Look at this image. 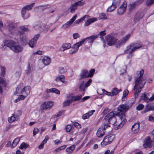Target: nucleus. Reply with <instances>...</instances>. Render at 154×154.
Listing matches in <instances>:
<instances>
[{"label": "nucleus", "instance_id": "obj_40", "mask_svg": "<svg viewBox=\"0 0 154 154\" xmlns=\"http://www.w3.org/2000/svg\"><path fill=\"white\" fill-rule=\"evenodd\" d=\"M136 3L135 2L130 4L128 6V9L130 11H131L136 7Z\"/></svg>", "mask_w": 154, "mask_h": 154}, {"label": "nucleus", "instance_id": "obj_28", "mask_svg": "<svg viewBox=\"0 0 154 154\" xmlns=\"http://www.w3.org/2000/svg\"><path fill=\"white\" fill-rule=\"evenodd\" d=\"M115 114L114 112H110L104 118V119L106 120H108L111 119L113 117H115Z\"/></svg>", "mask_w": 154, "mask_h": 154}, {"label": "nucleus", "instance_id": "obj_6", "mask_svg": "<svg viewBox=\"0 0 154 154\" xmlns=\"http://www.w3.org/2000/svg\"><path fill=\"white\" fill-rule=\"evenodd\" d=\"M115 138V136L113 134H111L105 137L101 144L103 146H106L111 143L113 140Z\"/></svg>", "mask_w": 154, "mask_h": 154}, {"label": "nucleus", "instance_id": "obj_18", "mask_svg": "<svg viewBox=\"0 0 154 154\" xmlns=\"http://www.w3.org/2000/svg\"><path fill=\"white\" fill-rule=\"evenodd\" d=\"M141 99L143 100L144 101L146 102H148L149 101H152L154 100V95L152 96L150 98H148L147 97L145 93L143 94L141 97Z\"/></svg>", "mask_w": 154, "mask_h": 154}, {"label": "nucleus", "instance_id": "obj_37", "mask_svg": "<svg viewBox=\"0 0 154 154\" xmlns=\"http://www.w3.org/2000/svg\"><path fill=\"white\" fill-rule=\"evenodd\" d=\"M110 127V125L108 122H106V123H105L104 125H102L100 128H103V130L105 132L106 130L108 128H109Z\"/></svg>", "mask_w": 154, "mask_h": 154}, {"label": "nucleus", "instance_id": "obj_47", "mask_svg": "<svg viewBox=\"0 0 154 154\" xmlns=\"http://www.w3.org/2000/svg\"><path fill=\"white\" fill-rule=\"evenodd\" d=\"M102 90L103 91V93L104 94L111 96H113V94H112V92H108L104 89H102Z\"/></svg>", "mask_w": 154, "mask_h": 154}, {"label": "nucleus", "instance_id": "obj_27", "mask_svg": "<svg viewBox=\"0 0 154 154\" xmlns=\"http://www.w3.org/2000/svg\"><path fill=\"white\" fill-rule=\"evenodd\" d=\"M45 92L47 93L53 92L58 94H60V91L57 89L54 88L50 89H47L45 90Z\"/></svg>", "mask_w": 154, "mask_h": 154}, {"label": "nucleus", "instance_id": "obj_48", "mask_svg": "<svg viewBox=\"0 0 154 154\" xmlns=\"http://www.w3.org/2000/svg\"><path fill=\"white\" fill-rule=\"evenodd\" d=\"M73 127V125H68L66 127V131L67 132H70L72 128Z\"/></svg>", "mask_w": 154, "mask_h": 154}, {"label": "nucleus", "instance_id": "obj_22", "mask_svg": "<svg viewBox=\"0 0 154 154\" xmlns=\"http://www.w3.org/2000/svg\"><path fill=\"white\" fill-rule=\"evenodd\" d=\"M43 63L45 65H48L51 62V59L48 56H44L42 60Z\"/></svg>", "mask_w": 154, "mask_h": 154}, {"label": "nucleus", "instance_id": "obj_38", "mask_svg": "<svg viewBox=\"0 0 154 154\" xmlns=\"http://www.w3.org/2000/svg\"><path fill=\"white\" fill-rule=\"evenodd\" d=\"M82 95H77L73 97H72V100L73 101L79 100H80L82 98Z\"/></svg>", "mask_w": 154, "mask_h": 154}, {"label": "nucleus", "instance_id": "obj_50", "mask_svg": "<svg viewBox=\"0 0 154 154\" xmlns=\"http://www.w3.org/2000/svg\"><path fill=\"white\" fill-rule=\"evenodd\" d=\"M116 7H117L112 4V5L107 9V11L109 12H111L114 10Z\"/></svg>", "mask_w": 154, "mask_h": 154}, {"label": "nucleus", "instance_id": "obj_7", "mask_svg": "<svg viewBox=\"0 0 154 154\" xmlns=\"http://www.w3.org/2000/svg\"><path fill=\"white\" fill-rule=\"evenodd\" d=\"M143 46L142 44L140 42H139L132 43L130 45L128 46L127 47L131 50V51H132L134 52L137 49L142 47Z\"/></svg>", "mask_w": 154, "mask_h": 154}, {"label": "nucleus", "instance_id": "obj_34", "mask_svg": "<svg viewBox=\"0 0 154 154\" xmlns=\"http://www.w3.org/2000/svg\"><path fill=\"white\" fill-rule=\"evenodd\" d=\"M75 145H73L67 148L66 149V151L69 154L72 152L73 150L75 148Z\"/></svg>", "mask_w": 154, "mask_h": 154}, {"label": "nucleus", "instance_id": "obj_45", "mask_svg": "<svg viewBox=\"0 0 154 154\" xmlns=\"http://www.w3.org/2000/svg\"><path fill=\"white\" fill-rule=\"evenodd\" d=\"M121 0H113L112 4L116 7L118 6L120 3Z\"/></svg>", "mask_w": 154, "mask_h": 154}, {"label": "nucleus", "instance_id": "obj_12", "mask_svg": "<svg viewBox=\"0 0 154 154\" xmlns=\"http://www.w3.org/2000/svg\"><path fill=\"white\" fill-rule=\"evenodd\" d=\"M53 106V102L49 101L44 102L42 105V108L43 110L50 109Z\"/></svg>", "mask_w": 154, "mask_h": 154}, {"label": "nucleus", "instance_id": "obj_52", "mask_svg": "<svg viewBox=\"0 0 154 154\" xmlns=\"http://www.w3.org/2000/svg\"><path fill=\"white\" fill-rule=\"evenodd\" d=\"M146 4L147 6H149L154 4V0H147Z\"/></svg>", "mask_w": 154, "mask_h": 154}, {"label": "nucleus", "instance_id": "obj_36", "mask_svg": "<svg viewBox=\"0 0 154 154\" xmlns=\"http://www.w3.org/2000/svg\"><path fill=\"white\" fill-rule=\"evenodd\" d=\"M77 8V6L75 4V3L72 4L69 8V10H70V12L72 13H73L75 12V10Z\"/></svg>", "mask_w": 154, "mask_h": 154}, {"label": "nucleus", "instance_id": "obj_11", "mask_svg": "<svg viewBox=\"0 0 154 154\" xmlns=\"http://www.w3.org/2000/svg\"><path fill=\"white\" fill-rule=\"evenodd\" d=\"M144 12L140 11L138 12L134 16V21L135 22H137L143 18L144 16Z\"/></svg>", "mask_w": 154, "mask_h": 154}, {"label": "nucleus", "instance_id": "obj_10", "mask_svg": "<svg viewBox=\"0 0 154 154\" xmlns=\"http://www.w3.org/2000/svg\"><path fill=\"white\" fill-rule=\"evenodd\" d=\"M152 146V141L149 137H146L144 141L143 146L144 148H149Z\"/></svg>", "mask_w": 154, "mask_h": 154}, {"label": "nucleus", "instance_id": "obj_32", "mask_svg": "<svg viewBox=\"0 0 154 154\" xmlns=\"http://www.w3.org/2000/svg\"><path fill=\"white\" fill-rule=\"evenodd\" d=\"M71 48V45L70 43H67L63 44L62 46L61 50L63 51Z\"/></svg>", "mask_w": 154, "mask_h": 154}, {"label": "nucleus", "instance_id": "obj_9", "mask_svg": "<svg viewBox=\"0 0 154 154\" xmlns=\"http://www.w3.org/2000/svg\"><path fill=\"white\" fill-rule=\"evenodd\" d=\"M84 41V40H83L82 41L74 44L70 50L71 53L72 54L76 52L78 50L79 47L81 46L83 44Z\"/></svg>", "mask_w": 154, "mask_h": 154}, {"label": "nucleus", "instance_id": "obj_54", "mask_svg": "<svg viewBox=\"0 0 154 154\" xmlns=\"http://www.w3.org/2000/svg\"><path fill=\"white\" fill-rule=\"evenodd\" d=\"M100 19L103 20H106L107 19L106 15L104 13H102L99 15Z\"/></svg>", "mask_w": 154, "mask_h": 154}, {"label": "nucleus", "instance_id": "obj_41", "mask_svg": "<svg viewBox=\"0 0 154 154\" xmlns=\"http://www.w3.org/2000/svg\"><path fill=\"white\" fill-rule=\"evenodd\" d=\"M35 3H32L31 4L26 6L23 8H25V9L28 11L32 9V8L34 6Z\"/></svg>", "mask_w": 154, "mask_h": 154}, {"label": "nucleus", "instance_id": "obj_13", "mask_svg": "<svg viewBox=\"0 0 154 154\" xmlns=\"http://www.w3.org/2000/svg\"><path fill=\"white\" fill-rule=\"evenodd\" d=\"M39 37V35H35L28 43L29 46L31 48L34 47L36 45V42Z\"/></svg>", "mask_w": 154, "mask_h": 154}, {"label": "nucleus", "instance_id": "obj_14", "mask_svg": "<svg viewBox=\"0 0 154 154\" xmlns=\"http://www.w3.org/2000/svg\"><path fill=\"white\" fill-rule=\"evenodd\" d=\"M126 7V3L124 2L122 5L118 9V13L119 15L123 14L125 11Z\"/></svg>", "mask_w": 154, "mask_h": 154}, {"label": "nucleus", "instance_id": "obj_23", "mask_svg": "<svg viewBox=\"0 0 154 154\" xmlns=\"http://www.w3.org/2000/svg\"><path fill=\"white\" fill-rule=\"evenodd\" d=\"M55 80L56 82H61L64 83L65 81V77L63 75H59L56 77Z\"/></svg>", "mask_w": 154, "mask_h": 154}, {"label": "nucleus", "instance_id": "obj_3", "mask_svg": "<svg viewBox=\"0 0 154 154\" xmlns=\"http://www.w3.org/2000/svg\"><path fill=\"white\" fill-rule=\"evenodd\" d=\"M133 104V103H127L124 104L119 105L117 108L118 112L117 115L119 117L122 121V123L123 124L127 121L125 118V113L132 107Z\"/></svg>", "mask_w": 154, "mask_h": 154}, {"label": "nucleus", "instance_id": "obj_16", "mask_svg": "<svg viewBox=\"0 0 154 154\" xmlns=\"http://www.w3.org/2000/svg\"><path fill=\"white\" fill-rule=\"evenodd\" d=\"M88 70L86 69L82 70L79 75V80H80L86 78H88Z\"/></svg>", "mask_w": 154, "mask_h": 154}, {"label": "nucleus", "instance_id": "obj_30", "mask_svg": "<svg viewBox=\"0 0 154 154\" xmlns=\"http://www.w3.org/2000/svg\"><path fill=\"white\" fill-rule=\"evenodd\" d=\"M97 20L96 18L95 17L89 19L85 22V25L86 26H88L91 23L96 21Z\"/></svg>", "mask_w": 154, "mask_h": 154}, {"label": "nucleus", "instance_id": "obj_1", "mask_svg": "<svg viewBox=\"0 0 154 154\" xmlns=\"http://www.w3.org/2000/svg\"><path fill=\"white\" fill-rule=\"evenodd\" d=\"M144 70H141L137 73V75L135 77L134 81L135 85L134 86V90H135L134 97L135 99L137 98L138 95L143 87L146 83L145 80L143 78Z\"/></svg>", "mask_w": 154, "mask_h": 154}, {"label": "nucleus", "instance_id": "obj_63", "mask_svg": "<svg viewBox=\"0 0 154 154\" xmlns=\"http://www.w3.org/2000/svg\"><path fill=\"white\" fill-rule=\"evenodd\" d=\"M73 37L74 39H76L80 37V35L78 33H75L73 34Z\"/></svg>", "mask_w": 154, "mask_h": 154}, {"label": "nucleus", "instance_id": "obj_26", "mask_svg": "<svg viewBox=\"0 0 154 154\" xmlns=\"http://www.w3.org/2000/svg\"><path fill=\"white\" fill-rule=\"evenodd\" d=\"M20 40L23 45H26L28 43V39L26 37L22 35H20Z\"/></svg>", "mask_w": 154, "mask_h": 154}, {"label": "nucleus", "instance_id": "obj_51", "mask_svg": "<svg viewBox=\"0 0 154 154\" xmlns=\"http://www.w3.org/2000/svg\"><path fill=\"white\" fill-rule=\"evenodd\" d=\"M95 70L94 69H91L89 72H88V77H91L93 75L94 72H95Z\"/></svg>", "mask_w": 154, "mask_h": 154}, {"label": "nucleus", "instance_id": "obj_60", "mask_svg": "<svg viewBox=\"0 0 154 154\" xmlns=\"http://www.w3.org/2000/svg\"><path fill=\"white\" fill-rule=\"evenodd\" d=\"M39 131L38 129L36 128H34L33 131V136H35L36 134Z\"/></svg>", "mask_w": 154, "mask_h": 154}, {"label": "nucleus", "instance_id": "obj_58", "mask_svg": "<svg viewBox=\"0 0 154 154\" xmlns=\"http://www.w3.org/2000/svg\"><path fill=\"white\" fill-rule=\"evenodd\" d=\"M73 125L76 128L78 129L81 128V126L80 124H79L78 123L76 122H74L73 123Z\"/></svg>", "mask_w": 154, "mask_h": 154}, {"label": "nucleus", "instance_id": "obj_15", "mask_svg": "<svg viewBox=\"0 0 154 154\" xmlns=\"http://www.w3.org/2000/svg\"><path fill=\"white\" fill-rule=\"evenodd\" d=\"M77 17V15H75L72 17L70 20L69 21H68L66 23L63 24L62 26V27L64 29H66L68 28L70 25L72 24L73 22L76 18Z\"/></svg>", "mask_w": 154, "mask_h": 154}, {"label": "nucleus", "instance_id": "obj_31", "mask_svg": "<svg viewBox=\"0 0 154 154\" xmlns=\"http://www.w3.org/2000/svg\"><path fill=\"white\" fill-rule=\"evenodd\" d=\"M26 10L25 9V8H23L21 11L22 16L24 19H26L29 17L30 14H29L27 13L26 14V16H25L26 14Z\"/></svg>", "mask_w": 154, "mask_h": 154}, {"label": "nucleus", "instance_id": "obj_61", "mask_svg": "<svg viewBox=\"0 0 154 154\" xmlns=\"http://www.w3.org/2000/svg\"><path fill=\"white\" fill-rule=\"evenodd\" d=\"M92 81V80L91 79H89L86 82L85 85V87H88L90 85Z\"/></svg>", "mask_w": 154, "mask_h": 154}, {"label": "nucleus", "instance_id": "obj_44", "mask_svg": "<svg viewBox=\"0 0 154 154\" xmlns=\"http://www.w3.org/2000/svg\"><path fill=\"white\" fill-rule=\"evenodd\" d=\"M85 85H84V83L83 82H82L79 87L80 91L84 92L85 89Z\"/></svg>", "mask_w": 154, "mask_h": 154}, {"label": "nucleus", "instance_id": "obj_17", "mask_svg": "<svg viewBox=\"0 0 154 154\" xmlns=\"http://www.w3.org/2000/svg\"><path fill=\"white\" fill-rule=\"evenodd\" d=\"M98 35H91L88 37L86 38H84V42L86 41V42H88V43H92L94 41L97 37Z\"/></svg>", "mask_w": 154, "mask_h": 154}, {"label": "nucleus", "instance_id": "obj_5", "mask_svg": "<svg viewBox=\"0 0 154 154\" xmlns=\"http://www.w3.org/2000/svg\"><path fill=\"white\" fill-rule=\"evenodd\" d=\"M20 84L19 85L17 88L16 91L14 93L16 95L17 94L21 93L25 96H27L30 92V87L29 86H26L24 88L21 90L20 87Z\"/></svg>", "mask_w": 154, "mask_h": 154}, {"label": "nucleus", "instance_id": "obj_39", "mask_svg": "<svg viewBox=\"0 0 154 154\" xmlns=\"http://www.w3.org/2000/svg\"><path fill=\"white\" fill-rule=\"evenodd\" d=\"M72 100V99L64 101L63 103V106L64 107L66 106L69 105L71 103Z\"/></svg>", "mask_w": 154, "mask_h": 154}, {"label": "nucleus", "instance_id": "obj_21", "mask_svg": "<svg viewBox=\"0 0 154 154\" xmlns=\"http://www.w3.org/2000/svg\"><path fill=\"white\" fill-rule=\"evenodd\" d=\"M95 111V110H94L89 111L88 112L86 113L82 116V119L84 120L88 119L90 116L93 114Z\"/></svg>", "mask_w": 154, "mask_h": 154}, {"label": "nucleus", "instance_id": "obj_20", "mask_svg": "<svg viewBox=\"0 0 154 154\" xmlns=\"http://www.w3.org/2000/svg\"><path fill=\"white\" fill-rule=\"evenodd\" d=\"M140 123H135L132 127V131L134 133H137L139 130Z\"/></svg>", "mask_w": 154, "mask_h": 154}, {"label": "nucleus", "instance_id": "obj_56", "mask_svg": "<svg viewBox=\"0 0 154 154\" xmlns=\"http://www.w3.org/2000/svg\"><path fill=\"white\" fill-rule=\"evenodd\" d=\"M32 71V70L31 69V68L30 66V64H29L27 68V69L26 71V74H28L31 72Z\"/></svg>", "mask_w": 154, "mask_h": 154}, {"label": "nucleus", "instance_id": "obj_62", "mask_svg": "<svg viewBox=\"0 0 154 154\" xmlns=\"http://www.w3.org/2000/svg\"><path fill=\"white\" fill-rule=\"evenodd\" d=\"M48 8L46 6H41L38 7V9L41 10L42 11H44Z\"/></svg>", "mask_w": 154, "mask_h": 154}, {"label": "nucleus", "instance_id": "obj_24", "mask_svg": "<svg viewBox=\"0 0 154 154\" xmlns=\"http://www.w3.org/2000/svg\"><path fill=\"white\" fill-rule=\"evenodd\" d=\"M19 32L20 35H22L25 32L28 31L29 29L24 26H21L19 28Z\"/></svg>", "mask_w": 154, "mask_h": 154}, {"label": "nucleus", "instance_id": "obj_33", "mask_svg": "<svg viewBox=\"0 0 154 154\" xmlns=\"http://www.w3.org/2000/svg\"><path fill=\"white\" fill-rule=\"evenodd\" d=\"M7 28L11 32L12 30H13L15 28V26L13 23H8Z\"/></svg>", "mask_w": 154, "mask_h": 154}, {"label": "nucleus", "instance_id": "obj_53", "mask_svg": "<svg viewBox=\"0 0 154 154\" xmlns=\"http://www.w3.org/2000/svg\"><path fill=\"white\" fill-rule=\"evenodd\" d=\"M34 27L36 30L40 29V30H42L41 29V26L39 23L35 24L34 25Z\"/></svg>", "mask_w": 154, "mask_h": 154}, {"label": "nucleus", "instance_id": "obj_59", "mask_svg": "<svg viewBox=\"0 0 154 154\" xmlns=\"http://www.w3.org/2000/svg\"><path fill=\"white\" fill-rule=\"evenodd\" d=\"M27 147L26 144L24 143H23L21 144L19 147L20 149H22L23 148H26Z\"/></svg>", "mask_w": 154, "mask_h": 154}, {"label": "nucleus", "instance_id": "obj_64", "mask_svg": "<svg viewBox=\"0 0 154 154\" xmlns=\"http://www.w3.org/2000/svg\"><path fill=\"white\" fill-rule=\"evenodd\" d=\"M110 110L108 108H105L104 110L103 113L104 114H106L109 112Z\"/></svg>", "mask_w": 154, "mask_h": 154}, {"label": "nucleus", "instance_id": "obj_35", "mask_svg": "<svg viewBox=\"0 0 154 154\" xmlns=\"http://www.w3.org/2000/svg\"><path fill=\"white\" fill-rule=\"evenodd\" d=\"M49 28L50 27L48 25H45L44 24H42L41 26V29H42V30L45 32H47V31L48 30Z\"/></svg>", "mask_w": 154, "mask_h": 154}, {"label": "nucleus", "instance_id": "obj_8", "mask_svg": "<svg viewBox=\"0 0 154 154\" xmlns=\"http://www.w3.org/2000/svg\"><path fill=\"white\" fill-rule=\"evenodd\" d=\"M108 122L110 124L113 125L114 126H117V129H119L120 128L122 127L123 125L124 124L123 123H122V121L120 123H118L117 122V120L116 117H113L112 119H110L108 120Z\"/></svg>", "mask_w": 154, "mask_h": 154}, {"label": "nucleus", "instance_id": "obj_2", "mask_svg": "<svg viewBox=\"0 0 154 154\" xmlns=\"http://www.w3.org/2000/svg\"><path fill=\"white\" fill-rule=\"evenodd\" d=\"M130 37V35L128 34L124 37L122 40L117 41V39L114 36L109 35L106 37V40L108 45H116V47L118 48L124 45Z\"/></svg>", "mask_w": 154, "mask_h": 154}, {"label": "nucleus", "instance_id": "obj_19", "mask_svg": "<svg viewBox=\"0 0 154 154\" xmlns=\"http://www.w3.org/2000/svg\"><path fill=\"white\" fill-rule=\"evenodd\" d=\"M131 50L130 48L127 47V49L124 51V53L125 54H127V57L128 58H131L133 55V52L134 51H131Z\"/></svg>", "mask_w": 154, "mask_h": 154}, {"label": "nucleus", "instance_id": "obj_29", "mask_svg": "<svg viewBox=\"0 0 154 154\" xmlns=\"http://www.w3.org/2000/svg\"><path fill=\"white\" fill-rule=\"evenodd\" d=\"M105 132L103 130V128H100L98 130L96 134L98 137H101L103 136L105 134Z\"/></svg>", "mask_w": 154, "mask_h": 154}, {"label": "nucleus", "instance_id": "obj_25", "mask_svg": "<svg viewBox=\"0 0 154 154\" xmlns=\"http://www.w3.org/2000/svg\"><path fill=\"white\" fill-rule=\"evenodd\" d=\"M150 110H154V103L148 104L146 105L144 112H148Z\"/></svg>", "mask_w": 154, "mask_h": 154}, {"label": "nucleus", "instance_id": "obj_55", "mask_svg": "<svg viewBox=\"0 0 154 154\" xmlns=\"http://www.w3.org/2000/svg\"><path fill=\"white\" fill-rule=\"evenodd\" d=\"M66 145H64L61 146L57 148V149H56L55 150V151H56L57 152H58V151H59L60 150H62L63 149H65L66 148Z\"/></svg>", "mask_w": 154, "mask_h": 154}, {"label": "nucleus", "instance_id": "obj_43", "mask_svg": "<svg viewBox=\"0 0 154 154\" xmlns=\"http://www.w3.org/2000/svg\"><path fill=\"white\" fill-rule=\"evenodd\" d=\"M112 94L113 96L117 95L119 92V90L116 88H113L112 91Z\"/></svg>", "mask_w": 154, "mask_h": 154}, {"label": "nucleus", "instance_id": "obj_4", "mask_svg": "<svg viewBox=\"0 0 154 154\" xmlns=\"http://www.w3.org/2000/svg\"><path fill=\"white\" fill-rule=\"evenodd\" d=\"M5 45L8 47L13 51L16 53L21 51L23 49V47L17 42H14L11 40L6 41Z\"/></svg>", "mask_w": 154, "mask_h": 154}, {"label": "nucleus", "instance_id": "obj_49", "mask_svg": "<svg viewBox=\"0 0 154 154\" xmlns=\"http://www.w3.org/2000/svg\"><path fill=\"white\" fill-rule=\"evenodd\" d=\"M76 6H82L84 5L85 3V2L84 0H82L77 2L75 3Z\"/></svg>", "mask_w": 154, "mask_h": 154}, {"label": "nucleus", "instance_id": "obj_57", "mask_svg": "<svg viewBox=\"0 0 154 154\" xmlns=\"http://www.w3.org/2000/svg\"><path fill=\"white\" fill-rule=\"evenodd\" d=\"M144 106L143 104H140L137 106L136 109L137 110H141L144 108Z\"/></svg>", "mask_w": 154, "mask_h": 154}, {"label": "nucleus", "instance_id": "obj_46", "mask_svg": "<svg viewBox=\"0 0 154 154\" xmlns=\"http://www.w3.org/2000/svg\"><path fill=\"white\" fill-rule=\"evenodd\" d=\"M15 116L13 114V116L8 118V121L9 122H12L15 120H17Z\"/></svg>", "mask_w": 154, "mask_h": 154}, {"label": "nucleus", "instance_id": "obj_42", "mask_svg": "<svg viewBox=\"0 0 154 154\" xmlns=\"http://www.w3.org/2000/svg\"><path fill=\"white\" fill-rule=\"evenodd\" d=\"M20 139L19 138H17L13 141L12 144L13 147H15L17 146L20 141Z\"/></svg>", "mask_w": 154, "mask_h": 154}]
</instances>
